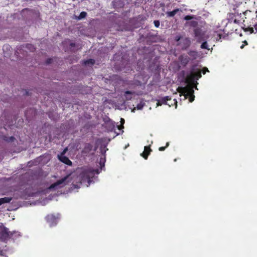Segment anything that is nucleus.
Here are the masks:
<instances>
[{"label": "nucleus", "mask_w": 257, "mask_h": 257, "mask_svg": "<svg viewBox=\"0 0 257 257\" xmlns=\"http://www.w3.org/2000/svg\"><path fill=\"white\" fill-rule=\"evenodd\" d=\"M70 46L71 47H74L75 46V44L74 43H70Z\"/></svg>", "instance_id": "33"}, {"label": "nucleus", "mask_w": 257, "mask_h": 257, "mask_svg": "<svg viewBox=\"0 0 257 257\" xmlns=\"http://www.w3.org/2000/svg\"><path fill=\"white\" fill-rule=\"evenodd\" d=\"M154 24L156 28H158L160 26V21L158 20H155L154 22Z\"/></svg>", "instance_id": "26"}, {"label": "nucleus", "mask_w": 257, "mask_h": 257, "mask_svg": "<svg viewBox=\"0 0 257 257\" xmlns=\"http://www.w3.org/2000/svg\"><path fill=\"white\" fill-rule=\"evenodd\" d=\"M143 106L140 104H138L137 106L138 109H141L143 108Z\"/></svg>", "instance_id": "31"}, {"label": "nucleus", "mask_w": 257, "mask_h": 257, "mask_svg": "<svg viewBox=\"0 0 257 257\" xmlns=\"http://www.w3.org/2000/svg\"><path fill=\"white\" fill-rule=\"evenodd\" d=\"M121 120H122V121H121V122H123H123L124 121V119H121Z\"/></svg>", "instance_id": "38"}, {"label": "nucleus", "mask_w": 257, "mask_h": 257, "mask_svg": "<svg viewBox=\"0 0 257 257\" xmlns=\"http://www.w3.org/2000/svg\"><path fill=\"white\" fill-rule=\"evenodd\" d=\"M87 16V13L86 12H82L80 13L79 17H78V19L79 20H81L82 19H84Z\"/></svg>", "instance_id": "20"}, {"label": "nucleus", "mask_w": 257, "mask_h": 257, "mask_svg": "<svg viewBox=\"0 0 257 257\" xmlns=\"http://www.w3.org/2000/svg\"><path fill=\"white\" fill-rule=\"evenodd\" d=\"M254 29L256 31V32H257V24L254 25Z\"/></svg>", "instance_id": "34"}, {"label": "nucleus", "mask_w": 257, "mask_h": 257, "mask_svg": "<svg viewBox=\"0 0 257 257\" xmlns=\"http://www.w3.org/2000/svg\"><path fill=\"white\" fill-rule=\"evenodd\" d=\"M26 47L32 51H33L35 49L34 46L30 44H27L26 45Z\"/></svg>", "instance_id": "23"}, {"label": "nucleus", "mask_w": 257, "mask_h": 257, "mask_svg": "<svg viewBox=\"0 0 257 257\" xmlns=\"http://www.w3.org/2000/svg\"><path fill=\"white\" fill-rule=\"evenodd\" d=\"M248 44L247 42L246 41H244L243 42V44L240 46V48L242 49L245 46L247 45Z\"/></svg>", "instance_id": "29"}, {"label": "nucleus", "mask_w": 257, "mask_h": 257, "mask_svg": "<svg viewBox=\"0 0 257 257\" xmlns=\"http://www.w3.org/2000/svg\"><path fill=\"white\" fill-rule=\"evenodd\" d=\"M173 101H174V103H177V101H176V100L175 99L173 100Z\"/></svg>", "instance_id": "36"}, {"label": "nucleus", "mask_w": 257, "mask_h": 257, "mask_svg": "<svg viewBox=\"0 0 257 257\" xmlns=\"http://www.w3.org/2000/svg\"><path fill=\"white\" fill-rule=\"evenodd\" d=\"M69 176V175H67L64 178H62L61 179L57 181L54 183L52 184L49 187V189L50 190H53L56 188H60L62 186H64L66 184L67 180L68 179Z\"/></svg>", "instance_id": "5"}, {"label": "nucleus", "mask_w": 257, "mask_h": 257, "mask_svg": "<svg viewBox=\"0 0 257 257\" xmlns=\"http://www.w3.org/2000/svg\"><path fill=\"white\" fill-rule=\"evenodd\" d=\"M66 150L67 149L64 150V151L62 153H61L60 155L58 156V159L61 162L64 163L65 164H66L69 166H72V162L69 160V159L67 157L64 156V154L65 153Z\"/></svg>", "instance_id": "7"}, {"label": "nucleus", "mask_w": 257, "mask_h": 257, "mask_svg": "<svg viewBox=\"0 0 257 257\" xmlns=\"http://www.w3.org/2000/svg\"><path fill=\"white\" fill-rule=\"evenodd\" d=\"M179 60L182 66H186L191 60L188 55L182 54L179 57Z\"/></svg>", "instance_id": "8"}, {"label": "nucleus", "mask_w": 257, "mask_h": 257, "mask_svg": "<svg viewBox=\"0 0 257 257\" xmlns=\"http://www.w3.org/2000/svg\"><path fill=\"white\" fill-rule=\"evenodd\" d=\"M195 37L197 39L198 42H200L203 39V34L199 28H196L194 30Z\"/></svg>", "instance_id": "9"}, {"label": "nucleus", "mask_w": 257, "mask_h": 257, "mask_svg": "<svg viewBox=\"0 0 257 257\" xmlns=\"http://www.w3.org/2000/svg\"><path fill=\"white\" fill-rule=\"evenodd\" d=\"M158 38L156 35H154L151 33H149L147 35L146 40L148 44L157 42Z\"/></svg>", "instance_id": "10"}, {"label": "nucleus", "mask_w": 257, "mask_h": 257, "mask_svg": "<svg viewBox=\"0 0 257 257\" xmlns=\"http://www.w3.org/2000/svg\"><path fill=\"white\" fill-rule=\"evenodd\" d=\"M253 32V28H251V33Z\"/></svg>", "instance_id": "37"}, {"label": "nucleus", "mask_w": 257, "mask_h": 257, "mask_svg": "<svg viewBox=\"0 0 257 257\" xmlns=\"http://www.w3.org/2000/svg\"><path fill=\"white\" fill-rule=\"evenodd\" d=\"M201 48L209 50V48H208V44L206 41L202 43L201 45Z\"/></svg>", "instance_id": "21"}, {"label": "nucleus", "mask_w": 257, "mask_h": 257, "mask_svg": "<svg viewBox=\"0 0 257 257\" xmlns=\"http://www.w3.org/2000/svg\"><path fill=\"white\" fill-rule=\"evenodd\" d=\"M191 42L189 38H182L180 42L177 44L178 45L181 46L182 50H186L191 45Z\"/></svg>", "instance_id": "6"}, {"label": "nucleus", "mask_w": 257, "mask_h": 257, "mask_svg": "<svg viewBox=\"0 0 257 257\" xmlns=\"http://www.w3.org/2000/svg\"><path fill=\"white\" fill-rule=\"evenodd\" d=\"M171 100V98L168 96L162 97L158 101V104H159L160 102H161L162 104H167L171 106L173 105V103H171L170 104L169 103H168V101Z\"/></svg>", "instance_id": "13"}, {"label": "nucleus", "mask_w": 257, "mask_h": 257, "mask_svg": "<svg viewBox=\"0 0 257 257\" xmlns=\"http://www.w3.org/2000/svg\"><path fill=\"white\" fill-rule=\"evenodd\" d=\"M52 62V59L51 58H48L46 61V64H51Z\"/></svg>", "instance_id": "30"}, {"label": "nucleus", "mask_w": 257, "mask_h": 257, "mask_svg": "<svg viewBox=\"0 0 257 257\" xmlns=\"http://www.w3.org/2000/svg\"><path fill=\"white\" fill-rule=\"evenodd\" d=\"M186 24L188 25L190 27L196 28L198 24V22L196 21H191L189 22H187Z\"/></svg>", "instance_id": "18"}, {"label": "nucleus", "mask_w": 257, "mask_h": 257, "mask_svg": "<svg viewBox=\"0 0 257 257\" xmlns=\"http://www.w3.org/2000/svg\"><path fill=\"white\" fill-rule=\"evenodd\" d=\"M4 140L9 142H13L15 140V138L14 137H11L8 138V139H4Z\"/></svg>", "instance_id": "25"}, {"label": "nucleus", "mask_w": 257, "mask_h": 257, "mask_svg": "<svg viewBox=\"0 0 257 257\" xmlns=\"http://www.w3.org/2000/svg\"><path fill=\"white\" fill-rule=\"evenodd\" d=\"M15 233V231H9V229L3 225L0 226V241H7Z\"/></svg>", "instance_id": "3"}, {"label": "nucleus", "mask_w": 257, "mask_h": 257, "mask_svg": "<svg viewBox=\"0 0 257 257\" xmlns=\"http://www.w3.org/2000/svg\"><path fill=\"white\" fill-rule=\"evenodd\" d=\"M182 38H181V36H176L175 37V40L177 42H180L181 40L182 39Z\"/></svg>", "instance_id": "27"}, {"label": "nucleus", "mask_w": 257, "mask_h": 257, "mask_svg": "<svg viewBox=\"0 0 257 257\" xmlns=\"http://www.w3.org/2000/svg\"><path fill=\"white\" fill-rule=\"evenodd\" d=\"M169 146V142H167L166 143V146L165 147H161L159 148V150L160 151H163L165 150V149L168 147V146Z\"/></svg>", "instance_id": "24"}, {"label": "nucleus", "mask_w": 257, "mask_h": 257, "mask_svg": "<svg viewBox=\"0 0 257 257\" xmlns=\"http://www.w3.org/2000/svg\"><path fill=\"white\" fill-rule=\"evenodd\" d=\"M105 151H104L102 150H101V153L103 154V153H105Z\"/></svg>", "instance_id": "35"}, {"label": "nucleus", "mask_w": 257, "mask_h": 257, "mask_svg": "<svg viewBox=\"0 0 257 257\" xmlns=\"http://www.w3.org/2000/svg\"><path fill=\"white\" fill-rule=\"evenodd\" d=\"M88 172H90V173H91L92 175H94V170H87V171L85 172V173L86 174V173H88Z\"/></svg>", "instance_id": "32"}, {"label": "nucleus", "mask_w": 257, "mask_h": 257, "mask_svg": "<svg viewBox=\"0 0 257 257\" xmlns=\"http://www.w3.org/2000/svg\"><path fill=\"white\" fill-rule=\"evenodd\" d=\"M11 197H5L4 198H0V205L7 203H9L12 200Z\"/></svg>", "instance_id": "15"}, {"label": "nucleus", "mask_w": 257, "mask_h": 257, "mask_svg": "<svg viewBox=\"0 0 257 257\" xmlns=\"http://www.w3.org/2000/svg\"><path fill=\"white\" fill-rule=\"evenodd\" d=\"M201 77V70L199 68H196L195 66L193 65L190 73L186 76V82L191 85H194L197 83L196 81Z\"/></svg>", "instance_id": "1"}, {"label": "nucleus", "mask_w": 257, "mask_h": 257, "mask_svg": "<svg viewBox=\"0 0 257 257\" xmlns=\"http://www.w3.org/2000/svg\"><path fill=\"white\" fill-rule=\"evenodd\" d=\"M194 18V16L192 15H187L185 16L184 19L186 21H189Z\"/></svg>", "instance_id": "22"}, {"label": "nucleus", "mask_w": 257, "mask_h": 257, "mask_svg": "<svg viewBox=\"0 0 257 257\" xmlns=\"http://www.w3.org/2000/svg\"><path fill=\"white\" fill-rule=\"evenodd\" d=\"M121 120H122V121H121V122H123H123L124 121V119H121Z\"/></svg>", "instance_id": "39"}, {"label": "nucleus", "mask_w": 257, "mask_h": 257, "mask_svg": "<svg viewBox=\"0 0 257 257\" xmlns=\"http://www.w3.org/2000/svg\"><path fill=\"white\" fill-rule=\"evenodd\" d=\"M59 214L55 215L54 214H48L45 217V219L48 223L49 224L51 227L56 225L58 222V220L59 218Z\"/></svg>", "instance_id": "4"}, {"label": "nucleus", "mask_w": 257, "mask_h": 257, "mask_svg": "<svg viewBox=\"0 0 257 257\" xmlns=\"http://www.w3.org/2000/svg\"><path fill=\"white\" fill-rule=\"evenodd\" d=\"M93 149V145L90 143H86L84 145V147L82 151V154L87 155L89 154Z\"/></svg>", "instance_id": "11"}, {"label": "nucleus", "mask_w": 257, "mask_h": 257, "mask_svg": "<svg viewBox=\"0 0 257 257\" xmlns=\"http://www.w3.org/2000/svg\"><path fill=\"white\" fill-rule=\"evenodd\" d=\"M181 89V91L178 90V91L182 93L186 98H189V100L190 102H192L194 100V91L192 87H185L179 88L178 89Z\"/></svg>", "instance_id": "2"}, {"label": "nucleus", "mask_w": 257, "mask_h": 257, "mask_svg": "<svg viewBox=\"0 0 257 257\" xmlns=\"http://www.w3.org/2000/svg\"><path fill=\"white\" fill-rule=\"evenodd\" d=\"M134 93V92L131 91H126L124 93V96L126 100H130L132 98V94Z\"/></svg>", "instance_id": "17"}, {"label": "nucleus", "mask_w": 257, "mask_h": 257, "mask_svg": "<svg viewBox=\"0 0 257 257\" xmlns=\"http://www.w3.org/2000/svg\"><path fill=\"white\" fill-rule=\"evenodd\" d=\"M152 151L150 148V146H145L144 148V152L141 154V156L145 159L147 160L149 155Z\"/></svg>", "instance_id": "12"}, {"label": "nucleus", "mask_w": 257, "mask_h": 257, "mask_svg": "<svg viewBox=\"0 0 257 257\" xmlns=\"http://www.w3.org/2000/svg\"><path fill=\"white\" fill-rule=\"evenodd\" d=\"M180 11V10L179 9H176L174 10L173 11L167 12L166 15L167 17H173Z\"/></svg>", "instance_id": "16"}, {"label": "nucleus", "mask_w": 257, "mask_h": 257, "mask_svg": "<svg viewBox=\"0 0 257 257\" xmlns=\"http://www.w3.org/2000/svg\"><path fill=\"white\" fill-rule=\"evenodd\" d=\"M188 54L192 60L197 59L198 57V53L195 50H190L188 51Z\"/></svg>", "instance_id": "14"}, {"label": "nucleus", "mask_w": 257, "mask_h": 257, "mask_svg": "<svg viewBox=\"0 0 257 257\" xmlns=\"http://www.w3.org/2000/svg\"><path fill=\"white\" fill-rule=\"evenodd\" d=\"M95 64V60L92 59H89L84 61V64L86 65L88 64L93 65Z\"/></svg>", "instance_id": "19"}, {"label": "nucleus", "mask_w": 257, "mask_h": 257, "mask_svg": "<svg viewBox=\"0 0 257 257\" xmlns=\"http://www.w3.org/2000/svg\"><path fill=\"white\" fill-rule=\"evenodd\" d=\"M207 72H209V70L208 68L206 67L203 68V69L201 70V72H202L203 74H205Z\"/></svg>", "instance_id": "28"}]
</instances>
